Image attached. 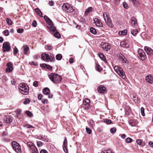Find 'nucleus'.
I'll list each match as a JSON object with an SVG mask.
<instances>
[{
    "mask_svg": "<svg viewBox=\"0 0 153 153\" xmlns=\"http://www.w3.org/2000/svg\"><path fill=\"white\" fill-rule=\"evenodd\" d=\"M146 80L147 82L151 84H153V76L151 75L147 76L146 77Z\"/></svg>",
    "mask_w": 153,
    "mask_h": 153,
    "instance_id": "obj_15",
    "label": "nucleus"
},
{
    "mask_svg": "<svg viewBox=\"0 0 153 153\" xmlns=\"http://www.w3.org/2000/svg\"><path fill=\"white\" fill-rule=\"evenodd\" d=\"M12 117L9 116H6L4 119V122L7 124H9L11 123L12 121Z\"/></svg>",
    "mask_w": 153,
    "mask_h": 153,
    "instance_id": "obj_16",
    "label": "nucleus"
},
{
    "mask_svg": "<svg viewBox=\"0 0 153 153\" xmlns=\"http://www.w3.org/2000/svg\"><path fill=\"white\" fill-rule=\"evenodd\" d=\"M27 146L30 150L31 152H35V151H38L37 149L35 146V144L31 142H28L27 143Z\"/></svg>",
    "mask_w": 153,
    "mask_h": 153,
    "instance_id": "obj_7",
    "label": "nucleus"
},
{
    "mask_svg": "<svg viewBox=\"0 0 153 153\" xmlns=\"http://www.w3.org/2000/svg\"><path fill=\"white\" fill-rule=\"evenodd\" d=\"M6 20L7 22L8 25H12V22L10 19L7 18L6 19Z\"/></svg>",
    "mask_w": 153,
    "mask_h": 153,
    "instance_id": "obj_41",
    "label": "nucleus"
},
{
    "mask_svg": "<svg viewBox=\"0 0 153 153\" xmlns=\"http://www.w3.org/2000/svg\"><path fill=\"white\" fill-rule=\"evenodd\" d=\"M37 145L38 147H40L42 145V143L41 141H37Z\"/></svg>",
    "mask_w": 153,
    "mask_h": 153,
    "instance_id": "obj_53",
    "label": "nucleus"
},
{
    "mask_svg": "<svg viewBox=\"0 0 153 153\" xmlns=\"http://www.w3.org/2000/svg\"><path fill=\"white\" fill-rule=\"evenodd\" d=\"M128 123L131 126H135L137 124L136 121L132 119L130 120Z\"/></svg>",
    "mask_w": 153,
    "mask_h": 153,
    "instance_id": "obj_22",
    "label": "nucleus"
},
{
    "mask_svg": "<svg viewBox=\"0 0 153 153\" xmlns=\"http://www.w3.org/2000/svg\"><path fill=\"white\" fill-rule=\"evenodd\" d=\"M133 3V4L135 6H137L139 4V3L137 0H130Z\"/></svg>",
    "mask_w": 153,
    "mask_h": 153,
    "instance_id": "obj_34",
    "label": "nucleus"
},
{
    "mask_svg": "<svg viewBox=\"0 0 153 153\" xmlns=\"http://www.w3.org/2000/svg\"><path fill=\"white\" fill-rule=\"evenodd\" d=\"M138 32V30L137 29H134L131 31V33L133 36H135Z\"/></svg>",
    "mask_w": 153,
    "mask_h": 153,
    "instance_id": "obj_37",
    "label": "nucleus"
},
{
    "mask_svg": "<svg viewBox=\"0 0 153 153\" xmlns=\"http://www.w3.org/2000/svg\"><path fill=\"white\" fill-rule=\"evenodd\" d=\"M49 4L50 6H53L54 4V2L53 1H50L49 2Z\"/></svg>",
    "mask_w": 153,
    "mask_h": 153,
    "instance_id": "obj_56",
    "label": "nucleus"
},
{
    "mask_svg": "<svg viewBox=\"0 0 153 153\" xmlns=\"http://www.w3.org/2000/svg\"><path fill=\"white\" fill-rule=\"evenodd\" d=\"M56 58L57 60H60L62 58V56L61 54H58L56 56Z\"/></svg>",
    "mask_w": 153,
    "mask_h": 153,
    "instance_id": "obj_36",
    "label": "nucleus"
},
{
    "mask_svg": "<svg viewBox=\"0 0 153 153\" xmlns=\"http://www.w3.org/2000/svg\"><path fill=\"white\" fill-rule=\"evenodd\" d=\"M67 141L66 137H65V139L64 140L63 144V146H64V148H65V147L67 146Z\"/></svg>",
    "mask_w": 153,
    "mask_h": 153,
    "instance_id": "obj_39",
    "label": "nucleus"
},
{
    "mask_svg": "<svg viewBox=\"0 0 153 153\" xmlns=\"http://www.w3.org/2000/svg\"><path fill=\"white\" fill-rule=\"evenodd\" d=\"M86 131H87V132L88 134H90L91 133L92 131L91 129H90L88 127H86Z\"/></svg>",
    "mask_w": 153,
    "mask_h": 153,
    "instance_id": "obj_46",
    "label": "nucleus"
},
{
    "mask_svg": "<svg viewBox=\"0 0 153 153\" xmlns=\"http://www.w3.org/2000/svg\"><path fill=\"white\" fill-rule=\"evenodd\" d=\"M89 125L90 126L93 128L95 125V123L93 120H91L89 121Z\"/></svg>",
    "mask_w": 153,
    "mask_h": 153,
    "instance_id": "obj_35",
    "label": "nucleus"
},
{
    "mask_svg": "<svg viewBox=\"0 0 153 153\" xmlns=\"http://www.w3.org/2000/svg\"><path fill=\"white\" fill-rule=\"evenodd\" d=\"M136 141L137 143L139 145L141 144L142 141L141 139H137L136 140Z\"/></svg>",
    "mask_w": 153,
    "mask_h": 153,
    "instance_id": "obj_55",
    "label": "nucleus"
},
{
    "mask_svg": "<svg viewBox=\"0 0 153 153\" xmlns=\"http://www.w3.org/2000/svg\"><path fill=\"white\" fill-rule=\"evenodd\" d=\"M114 69L121 77L123 79H124L125 78L126 76L125 73L121 68L118 66H115L114 68Z\"/></svg>",
    "mask_w": 153,
    "mask_h": 153,
    "instance_id": "obj_5",
    "label": "nucleus"
},
{
    "mask_svg": "<svg viewBox=\"0 0 153 153\" xmlns=\"http://www.w3.org/2000/svg\"><path fill=\"white\" fill-rule=\"evenodd\" d=\"M48 27L51 33L52 32L53 33L56 30V27L54 26L51 25L50 26Z\"/></svg>",
    "mask_w": 153,
    "mask_h": 153,
    "instance_id": "obj_27",
    "label": "nucleus"
},
{
    "mask_svg": "<svg viewBox=\"0 0 153 153\" xmlns=\"http://www.w3.org/2000/svg\"><path fill=\"white\" fill-rule=\"evenodd\" d=\"M44 18L46 22L50 25H53V23L52 22L51 20L47 16L45 15V16H44Z\"/></svg>",
    "mask_w": 153,
    "mask_h": 153,
    "instance_id": "obj_20",
    "label": "nucleus"
},
{
    "mask_svg": "<svg viewBox=\"0 0 153 153\" xmlns=\"http://www.w3.org/2000/svg\"><path fill=\"white\" fill-rule=\"evenodd\" d=\"M41 59L44 61H50L51 62L54 61L55 59L53 54L51 53L49 55L46 53H42L41 55Z\"/></svg>",
    "mask_w": 153,
    "mask_h": 153,
    "instance_id": "obj_3",
    "label": "nucleus"
},
{
    "mask_svg": "<svg viewBox=\"0 0 153 153\" xmlns=\"http://www.w3.org/2000/svg\"><path fill=\"white\" fill-rule=\"evenodd\" d=\"M90 100L88 99H85L84 100L83 102V104L85 108L87 109L90 106Z\"/></svg>",
    "mask_w": 153,
    "mask_h": 153,
    "instance_id": "obj_14",
    "label": "nucleus"
},
{
    "mask_svg": "<svg viewBox=\"0 0 153 153\" xmlns=\"http://www.w3.org/2000/svg\"><path fill=\"white\" fill-rule=\"evenodd\" d=\"M42 92L43 94L45 95L49 94L50 93L49 89L48 88H45L43 90Z\"/></svg>",
    "mask_w": 153,
    "mask_h": 153,
    "instance_id": "obj_26",
    "label": "nucleus"
},
{
    "mask_svg": "<svg viewBox=\"0 0 153 153\" xmlns=\"http://www.w3.org/2000/svg\"><path fill=\"white\" fill-rule=\"evenodd\" d=\"M138 56L139 58L142 60H144L146 58V56L145 53L141 49H139L138 51Z\"/></svg>",
    "mask_w": 153,
    "mask_h": 153,
    "instance_id": "obj_8",
    "label": "nucleus"
},
{
    "mask_svg": "<svg viewBox=\"0 0 153 153\" xmlns=\"http://www.w3.org/2000/svg\"><path fill=\"white\" fill-rule=\"evenodd\" d=\"M126 141L127 143H130L132 141V139L131 138L128 137L126 139Z\"/></svg>",
    "mask_w": 153,
    "mask_h": 153,
    "instance_id": "obj_44",
    "label": "nucleus"
},
{
    "mask_svg": "<svg viewBox=\"0 0 153 153\" xmlns=\"http://www.w3.org/2000/svg\"><path fill=\"white\" fill-rule=\"evenodd\" d=\"M90 31L91 33L94 34L95 35L97 33V31L96 29L93 27L90 28Z\"/></svg>",
    "mask_w": 153,
    "mask_h": 153,
    "instance_id": "obj_33",
    "label": "nucleus"
},
{
    "mask_svg": "<svg viewBox=\"0 0 153 153\" xmlns=\"http://www.w3.org/2000/svg\"><path fill=\"white\" fill-rule=\"evenodd\" d=\"M43 104H45L47 102V100L45 99H42L41 100Z\"/></svg>",
    "mask_w": 153,
    "mask_h": 153,
    "instance_id": "obj_63",
    "label": "nucleus"
},
{
    "mask_svg": "<svg viewBox=\"0 0 153 153\" xmlns=\"http://www.w3.org/2000/svg\"><path fill=\"white\" fill-rule=\"evenodd\" d=\"M116 131V128L115 127H113L111 128L110 132L111 133H114Z\"/></svg>",
    "mask_w": 153,
    "mask_h": 153,
    "instance_id": "obj_52",
    "label": "nucleus"
},
{
    "mask_svg": "<svg viewBox=\"0 0 153 153\" xmlns=\"http://www.w3.org/2000/svg\"><path fill=\"white\" fill-rule=\"evenodd\" d=\"M19 88L21 94L23 95H27L29 92V87L25 83L20 84Z\"/></svg>",
    "mask_w": 153,
    "mask_h": 153,
    "instance_id": "obj_2",
    "label": "nucleus"
},
{
    "mask_svg": "<svg viewBox=\"0 0 153 153\" xmlns=\"http://www.w3.org/2000/svg\"><path fill=\"white\" fill-rule=\"evenodd\" d=\"M53 35L55 37L58 38H59L61 37L60 35L57 30L53 33Z\"/></svg>",
    "mask_w": 153,
    "mask_h": 153,
    "instance_id": "obj_28",
    "label": "nucleus"
},
{
    "mask_svg": "<svg viewBox=\"0 0 153 153\" xmlns=\"http://www.w3.org/2000/svg\"><path fill=\"white\" fill-rule=\"evenodd\" d=\"M101 47L103 49L107 51H109L111 48L110 45L109 43H105L102 45Z\"/></svg>",
    "mask_w": 153,
    "mask_h": 153,
    "instance_id": "obj_12",
    "label": "nucleus"
},
{
    "mask_svg": "<svg viewBox=\"0 0 153 153\" xmlns=\"http://www.w3.org/2000/svg\"><path fill=\"white\" fill-rule=\"evenodd\" d=\"M133 99L134 102L135 103H136L138 102V98L135 96H133Z\"/></svg>",
    "mask_w": 153,
    "mask_h": 153,
    "instance_id": "obj_43",
    "label": "nucleus"
},
{
    "mask_svg": "<svg viewBox=\"0 0 153 153\" xmlns=\"http://www.w3.org/2000/svg\"><path fill=\"white\" fill-rule=\"evenodd\" d=\"M3 33L6 36H7L9 35V31L7 30H6L3 31Z\"/></svg>",
    "mask_w": 153,
    "mask_h": 153,
    "instance_id": "obj_45",
    "label": "nucleus"
},
{
    "mask_svg": "<svg viewBox=\"0 0 153 153\" xmlns=\"http://www.w3.org/2000/svg\"><path fill=\"white\" fill-rule=\"evenodd\" d=\"M29 63L31 65H33L34 66H36L37 65V63L33 61H31Z\"/></svg>",
    "mask_w": 153,
    "mask_h": 153,
    "instance_id": "obj_60",
    "label": "nucleus"
},
{
    "mask_svg": "<svg viewBox=\"0 0 153 153\" xmlns=\"http://www.w3.org/2000/svg\"><path fill=\"white\" fill-rule=\"evenodd\" d=\"M6 66L7 68L6 69V71L8 73L11 72L13 70V65L12 63L9 62L7 63Z\"/></svg>",
    "mask_w": 153,
    "mask_h": 153,
    "instance_id": "obj_11",
    "label": "nucleus"
},
{
    "mask_svg": "<svg viewBox=\"0 0 153 153\" xmlns=\"http://www.w3.org/2000/svg\"><path fill=\"white\" fill-rule=\"evenodd\" d=\"M102 121L105 123H106L107 124H109L111 123H112L111 120L109 119H103L102 120Z\"/></svg>",
    "mask_w": 153,
    "mask_h": 153,
    "instance_id": "obj_32",
    "label": "nucleus"
},
{
    "mask_svg": "<svg viewBox=\"0 0 153 153\" xmlns=\"http://www.w3.org/2000/svg\"><path fill=\"white\" fill-rule=\"evenodd\" d=\"M17 31L18 33H21L23 32L24 30L22 28H19L17 30Z\"/></svg>",
    "mask_w": 153,
    "mask_h": 153,
    "instance_id": "obj_50",
    "label": "nucleus"
},
{
    "mask_svg": "<svg viewBox=\"0 0 153 153\" xmlns=\"http://www.w3.org/2000/svg\"><path fill=\"white\" fill-rule=\"evenodd\" d=\"M25 126L27 128H33V127L32 126L29 124L26 125Z\"/></svg>",
    "mask_w": 153,
    "mask_h": 153,
    "instance_id": "obj_58",
    "label": "nucleus"
},
{
    "mask_svg": "<svg viewBox=\"0 0 153 153\" xmlns=\"http://www.w3.org/2000/svg\"><path fill=\"white\" fill-rule=\"evenodd\" d=\"M119 58L121 61L124 63L126 62V59L125 58L124 56L121 53L119 54Z\"/></svg>",
    "mask_w": 153,
    "mask_h": 153,
    "instance_id": "obj_23",
    "label": "nucleus"
},
{
    "mask_svg": "<svg viewBox=\"0 0 153 153\" xmlns=\"http://www.w3.org/2000/svg\"><path fill=\"white\" fill-rule=\"evenodd\" d=\"M74 59L72 58H71L69 59V62L70 63H72L74 62Z\"/></svg>",
    "mask_w": 153,
    "mask_h": 153,
    "instance_id": "obj_62",
    "label": "nucleus"
},
{
    "mask_svg": "<svg viewBox=\"0 0 153 153\" xmlns=\"http://www.w3.org/2000/svg\"><path fill=\"white\" fill-rule=\"evenodd\" d=\"M120 46L123 48H128L129 47V45L126 41L121 42L120 43Z\"/></svg>",
    "mask_w": 153,
    "mask_h": 153,
    "instance_id": "obj_19",
    "label": "nucleus"
},
{
    "mask_svg": "<svg viewBox=\"0 0 153 153\" xmlns=\"http://www.w3.org/2000/svg\"><path fill=\"white\" fill-rule=\"evenodd\" d=\"M92 8L91 7H88L85 11V13L86 15H88L92 11Z\"/></svg>",
    "mask_w": 153,
    "mask_h": 153,
    "instance_id": "obj_30",
    "label": "nucleus"
},
{
    "mask_svg": "<svg viewBox=\"0 0 153 153\" xmlns=\"http://www.w3.org/2000/svg\"><path fill=\"white\" fill-rule=\"evenodd\" d=\"M40 153H48V152L45 149H42L40 151Z\"/></svg>",
    "mask_w": 153,
    "mask_h": 153,
    "instance_id": "obj_61",
    "label": "nucleus"
},
{
    "mask_svg": "<svg viewBox=\"0 0 153 153\" xmlns=\"http://www.w3.org/2000/svg\"><path fill=\"white\" fill-rule=\"evenodd\" d=\"M48 77L55 84L60 82L62 79L61 76L55 73H51L49 75Z\"/></svg>",
    "mask_w": 153,
    "mask_h": 153,
    "instance_id": "obj_1",
    "label": "nucleus"
},
{
    "mask_svg": "<svg viewBox=\"0 0 153 153\" xmlns=\"http://www.w3.org/2000/svg\"><path fill=\"white\" fill-rule=\"evenodd\" d=\"M30 101L28 99H26L24 101V103L25 104H27L30 102Z\"/></svg>",
    "mask_w": 153,
    "mask_h": 153,
    "instance_id": "obj_54",
    "label": "nucleus"
},
{
    "mask_svg": "<svg viewBox=\"0 0 153 153\" xmlns=\"http://www.w3.org/2000/svg\"><path fill=\"white\" fill-rule=\"evenodd\" d=\"M35 10L36 11V12L37 13V14H38L39 16H42V12L38 8L35 9Z\"/></svg>",
    "mask_w": 153,
    "mask_h": 153,
    "instance_id": "obj_29",
    "label": "nucleus"
},
{
    "mask_svg": "<svg viewBox=\"0 0 153 153\" xmlns=\"http://www.w3.org/2000/svg\"><path fill=\"white\" fill-rule=\"evenodd\" d=\"M25 113L29 116L31 117L33 115L32 113L29 111H26Z\"/></svg>",
    "mask_w": 153,
    "mask_h": 153,
    "instance_id": "obj_51",
    "label": "nucleus"
},
{
    "mask_svg": "<svg viewBox=\"0 0 153 153\" xmlns=\"http://www.w3.org/2000/svg\"><path fill=\"white\" fill-rule=\"evenodd\" d=\"M12 146L13 149L18 153H21V149L19 143L16 141L12 143Z\"/></svg>",
    "mask_w": 153,
    "mask_h": 153,
    "instance_id": "obj_4",
    "label": "nucleus"
},
{
    "mask_svg": "<svg viewBox=\"0 0 153 153\" xmlns=\"http://www.w3.org/2000/svg\"><path fill=\"white\" fill-rule=\"evenodd\" d=\"M140 111L141 114L143 116H144L145 115L144 113V109L143 107H142L140 108Z\"/></svg>",
    "mask_w": 153,
    "mask_h": 153,
    "instance_id": "obj_42",
    "label": "nucleus"
},
{
    "mask_svg": "<svg viewBox=\"0 0 153 153\" xmlns=\"http://www.w3.org/2000/svg\"><path fill=\"white\" fill-rule=\"evenodd\" d=\"M97 91L99 93L102 94H104L106 91L105 87L102 85H100L98 86Z\"/></svg>",
    "mask_w": 153,
    "mask_h": 153,
    "instance_id": "obj_10",
    "label": "nucleus"
},
{
    "mask_svg": "<svg viewBox=\"0 0 153 153\" xmlns=\"http://www.w3.org/2000/svg\"><path fill=\"white\" fill-rule=\"evenodd\" d=\"M2 48L4 52L9 51L11 48L9 43L7 42H4L3 44Z\"/></svg>",
    "mask_w": 153,
    "mask_h": 153,
    "instance_id": "obj_9",
    "label": "nucleus"
},
{
    "mask_svg": "<svg viewBox=\"0 0 153 153\" xmlns=\"http://www.w3.org/2000/svg\"><path fill=\"white\" fill-rule=\"evenodd\" d=\"M18 51H19L17 48H16V47H15L14 48V54L15 55H16L17 54Z\"/></svg>",
    "mask_w": 153,
    "mask_h": 153,
    "instance_id": "obj_47",
    "label": "nucleus"
},
{
    "mask_svg": "<svg viewBox=\"0 0 153 153\" xmlns=\"http://www.w3.org/2000/svg\"><path fill=\"white\" fill-rule=\"evenodd\" d=\"M23 49L24 54L27 55L29 49V47L27 45H25L23 46Z\"/></svg>",
    "mask_w": 153,
    "mask_h": 153,
    "instance_id": "obj_24",
    "label": "nucleus"
},
{
    "mask_svg": "<svg viewBox=\"0 0 153 153\" xmlns=\"http://www.w3.org/2000/svg\"><path fill=\"white\" fill-rule=\"evenodd\" d=\"M62 9L68 13H71L73 11V9L69 4H64L62 6Z\"/></svg>",
    "mask_w": 153,
    "mask_h": 153,
    "instance_id": "obj_6",
    "label": "nucleus"
},
{
    "mask_svg": "<svg viewBox=\"0 0 153 153\" xmlns=\"http://www.w3.org/2000/svg\"><path fill=\"white\" fill-rule=\"evenodd\" d=\"M99 56L100 58L105 63L107 62L106 58L104 55L101 53H99Z\"/></svg>",
    "mask_w": 153,
    "mask_h": 153,
    "instance_id": "obj_25",
    "label": "nucleus"
},
{
    "mask_svg": "<svg viewBox=\"0 0 153 153\" xmlns=\"http://www.w3.org/2000/svg\"><path fill=\"white\" fill-rule=\"evenodd\" d=\"M144 49L148 55L149 56H152L153 55V50L151 48L145 46L144 48Z\"/></svg>",
    "mask_w": 153,
    "mask_h": 153,
    "instance_id": "obj_13",
    "label": "nucleus"
},
{
    "mask_svg": "<svg viewBox=\"0 0 153 153\" xmlns=\"http://www.w3.org/2000/svg\"><path fill=\"white\" fill-rule=\"evenodd\" d=\"M38 82L37 81H35L33 82V85L35 87H37L38 86Z\"/></svg>",
    "mask_w": 153,
    "mask_h": 153,
    "instance_id": "obj_57",
    "label": "nucleus"
},
{
    "mask_svg": "<svg viewBox=\"0 0 153 153\" xmlns=\"http://www.w3.org/2000/svg\"><path fill=\"white\" fill-rule=\"evenodd\" d=\"M37 23L36 21L34 20L32 22V25L33 27H36V26Z\"/></svg>",
    "mask_w": 153,
    "mask_h": 153,
    "instance_id": "obj_59",
    "label": "nucleus"
},
{
    "mask_svg": "<svg viewBox=\"0 0 153 153\" xmlns=\"http://www.w3.org/2000/svg\"><path fill=\"white\" fill-rule=\"evenodd\" d=\"M96 68L97 70L99 72H100L102 71V68L101 66L99 64H96Z\"/></svg>",
    "mask_w": 153,
    "mask_h": 153,
    "instance_id": "obj_38",
    "label": "nucleus"
},
{
    "mask_svg": "<svg viewBox=\"0 0 153 153\" xmlns=\"http://www.w3.org/2000/svg\"><path fill=\"white\" fill-rule=\"evenodd\" d=\"M43 65H44L45 66H46V68L47 69H49V70H51L52 68V67L49 65H47L46 64H44Z\"/></svg>",
    "mask_w": 153,
    "mask_h": 153,
    "instance_id": "obj_40",
    "label": "nucleus"
},
{
    "mask_svg": "<svg viewBox=\"0 0 153 153\" xmlns=\"http://www.w3.org/2000/svg\"><path fill=\"white\" fill-rule=\"evenodd\" d=\"M127 30H124L123 31H119V34L120 35H125L127 34Z\"/></svg>",
    "mask_w": 153,
    "mask_h": 153,
    "instance_id": "obj_31",
    "label": "nucleus"
},
{
    "mask_svg": "<svg viewBox=\"0 0 153 153\" xmlns=\"http://www.w3.org/2000/svg\"><path fill=\"white\" fill-rule=\"evenodd\" d=\"M150 146L152 148H153V143L152 142H150L149 143Z\"/></svg>",
    "mask_w": 153,
    "mask_h": 153,
    "instance_id": "obj_64",
    "label": "nucleus"
},
{
    "mask_svg": "<svg viewBox=\"0 0 153 153\" xmlns=\"http://www.w3.org/2000/svg\"><path fill=\"white\" fill-rule=\"evenodd\" d=\"M131 20V23L132 26H135L137 24V21L135 17H132Z\"/></svg>",
    "mask_w": 153,
    "mask_h": 153,
    "instance_id": "obj_21",
    "label": "nucleus"
},
{
    "mask_svg": "<svg viewBox=\"0 0 153 153\" xmlns=\"http://www.w3.org/2000/svg\"><path fill=\"white\" fill-rule=\"evenodd\" d=\"M94 23L97 26L102 27L103 24L101 21L97 18H95L94 19Z\"/></svg>",
    "mask_w": 153,
    "mask_h": 153,
    "instance_id": "obj_17",
    "label": "nucleus"
},
{
    "mask_svg": "<svg viewBox=\"0 0 153 153\" xmlns=\"http://www.w3.org/2000/svg\"><path fill=\"white\" fill-rule=\"evenodd\" d=\"M106 17H107V21H106L105 22L107 23V25L111 27H113V25H112V22L110 18L108 17L107 14H106Z\"/></svg>",
    "mask_w": 153,
    "mask_h": 153,
    "instance_id": "obj_18",
    "label": "nucleus"
},
{
    "mask_svg": "<svg viewBox=\"0 0 153 153\" xmlns=\"http://www.w3.org/2000/svg\"><path fill=\"white\" fill-rule=\"evenodd\" d=\"M123 6L124 8H125L126 9H128V7L127 4V3L125 2H123Z\"/></svg>",
    "mask_w": 153,
    "mask_h": 153,
    "instance_id": "obj_48",
    "label": "nucleus"
},
{
    "mask_svg": "<svg viewBox=\"0 0 153 153\" xmlns=\"http://www.w3.org/2000/svg\"><path fill=\"white\" fill-rule=\"evenodd\" d=\"M102 153H113L110 149L104 150Z\"/></svg>",
    "mask_w": 153,
    "mask_h": 153,
    "instance_id": "obj_49",
    "label": "nucleus"
}]
</instances>
